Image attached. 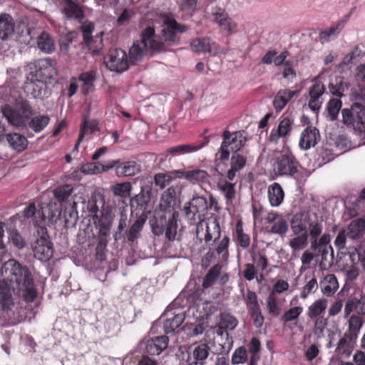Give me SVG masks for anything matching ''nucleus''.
Instances as JSON below:
<instances>
[{
    "label": "nucleus",
    "mask_w": 365,
    "mask_h": 365,
    "mask_svg": "<svg viewBox=\"0 0 365 365\" xmlns=\"http://www.w3.org/2000/svg\"><path fill=\"white\" fill-rule=\"evenodd\" d=\"M353 312H356L357 314L365 315V293L359 299L350 297L346 300L344 307L345 316H349Z\"/></svg>",
    "instance_id": "nucleus-31"
},
{
    "label": "nucleus",
    "mask_w": 365,
    "mask_h": 365,
    "mask_svg": "<svg viewBox=\"0 0 365 365\" xmlns=\"http://www.w3.org/2000/svg\"><path fill=\"white\" fill-rule=\"evenodd\" d=\"M342 106L341 100L337 98H331L327 106L328 113L331 120H336L340 109Z\"/></svg>",
    "instance_id": "nucleus-55"
},
{
    "label": "nucleus",
    "mask_w": 365,
    "mask_h": 365,
    "mask_svg": "<svg viewBox=\"0 0 365 365\" xmlns=\"http://www.w3.org/2000/svg\"><path fill=\"white\" fill-rule=\"evenodd\" d=\"M325 87L321 82H316L311 88L309 92L312 98H319L324 93Z\"/></svg>",
    "instance_id": "nucleus-62"
},
{
    "label": "nucleus",
    "mask_w": 365,
    "mask_h": 365,
    "mask_svg": "<svg viewBox=\"0 0 365 365\" xmlns=\"http://www.w3.org/2000/svg\"><path fill=\"white\" fill-rule=\"evenodd\" d=\"M220 190L225 195V198L228 201H232L235 197V185L227 181L219 183Z\"/></svg>",
    "instance_id": "nucleus-57"
},
{
    "label": "nucleus",
    "mask_w": 365,
    "mask_h": 365,
    "mask_svg": "<svg viewBox=\"0 0 365 365\" xmlns=\"http://www.w3.org/2000/svg\"><path fill=\"white\" fill-rule=\"evenodd\" d=\"M171 180V176L167 173H158L154 176V183L160 189H163L168 185Z\"/></svg>",
    "instance_id": "nucleus-61"
},
{
    "label": "nucleus",
    "mask_w": 365,
    "mask_h": 365,
    "mask_svg": "<svg viewBox=\"0 0 365 365\" xmlns=\"http://www.w3.org/2000/svg\"><path fill=\"white\" fill-rule=\"evenodd\" d=\"M322 220L316 212L302 211L293 215L291 228H322Z\"/></svg>",
    "instance_id": "nucleus-16"
},
{
    "label": "nucleus",
    "mask_w": 365,
    "mask_h": 365,
    "mask_svg": "<svg viewBox=\"0 0 365 365\" xmlns=\"http://www.w3.org/2000/svg\"><path fill=\"white\" fill-rule=\"evenodd\" d=\"M3 115L11 125L18 128H26L38 133L49 124L51 118L47 114L34 115V110L27 101H22L19 110L9 106L3 108Z\"/></svg>",
    "instance_id": "nucleus-5"
},
{
    "label": "nucleus",
    "mask_w": 365,
    "mask_h": 365,
    "mask_svg": "<svg viewBox=\"0 0 365 365\" xmlns=\"http://www.w3.org/2000/svg\"><path fill=\"white\" fill-rule=\"evenodd\" d=\"M78 80L83 83L81 86V92L83 95H88L93 90L94 82L96 80V72L89 71L81 73Z\"/></svg>",
    "instance_id": "nucleus-37"
},
{
    "label": "nucleus",
    "mask_w": 365,
    "mask_h": 365,
    "mask_svg": "<svg viewBox=\"0 0 365 365\" xmlns=\"http://www.w3.org/2000/svg\"><path fill=\"white\" fill-rule=\"evenodd\" d=\"M245 302L248 312L253 319L255 327L261 328L264 324V318L262 314L257 294L251 290H247L245 297Z\"/></svg>",
    "instance_id": "nucleus-19"
},
{
    "label": "nucleus",
    "mask_w": 365,
    "mask_h": 365,
    "mask_svg": "<svg viewBox=\"0 0 365 365\" xmlns=\"http://www.w3.org/2000/svg\"><path fill=\"white\" fill-rule=\"evenodd\" d=\"M151 191L150 185H144L141 187L140 193L130 197V215L128 218L130 228H142L148 215H150L148 206Z\"/></svg>",
    "instance_id": "nucleus-7"
},
{
    "label": "nucleus",
    "mask_w": 365,
    "mask_h": 365,
    "mask_svg": "<svg viewBox=\"0 0 365 365\" xmlns=\"http://www.w3.org/2000/svg\"><path fill=\"white\" fill-rule=\"evenodd\" d=\"M220 324L222 329L232 330L237 326L238 320L233 315L224 312L220 315Z\"/></svg>",
    "instance_id": "nucleus-54"
},
{
    "label": "nucleus",
    "mask_w": 365,
    "mask_h": 365,
    "mask_svg": "<svg viewBox=\"0 0 365 365\" xmlns=\"http://www.w3.org/2000/svg\"><path fill=\"white\" fill-rule=\"evenodd\" d=\"M294 122V118L292 115L285 113L283 114L278 125V127L275 129H272L269 137V140L271 143L277 144L280 138L283 139L285 143L287 137L289 135Z\"/></svg>",
    "instance_id": "nucleus-17"
},
{
    "label": "nucleus",
    "mask_w": 365,
    "mask_h": 365,
    "mask_svg": "<svg viewBox=\"0 0 365 365\" xmlns=\"http://www.w3.org/2000/svg\"><path fill=\"white\" fill-rule=\"evenodd\" d=\"M364 233V230H341L335 239L334 245L339 250L346 248V244L348 241L358 240Z\"/></svg>",
    "instance_id": "nucleus-26"
},
{
    "label": "nucleus",
    "mask_w": 365,
    "mask_h": 365,
    "mask_svg": "<svg viewBox=\"0 0 365 365\" xmlns=\"http://www.w3.org/2000/svg\"><path fill=\"white\" fill-rule=\"evenodd\" d=\"M0 304L9 311L14 306L11 292L26 303L33 302L38 296L34 278L29 269L14 259L5 262L1 269Z\"/></svg>",
    "instance_id": "nucleus-1"
},
{
    "label": "nucleus",
    "mask_w": 365,
    "mask_h": 365,
    "mask_svg": "<svg viewBox=\"0 0 365 365\" xmlns=\"http://www.w3.org/2000/svg\"><path fill=\"white\" fill-rule=\"evenodd\" d=\"M221 269L222 267L219 264L212 267L203 278L202 287L205 288L211 287L218 278Z\"/></svg>",
    "instance_id": "nucleus-50"
},
{
    "label": "nucleus",
    "mask_w": 365,
    "mask_h": 365,
    "mask_svg": "<svg viewBox=\"0 0 365 365\" xmlns=\"http://www.w3.org/2000/svg\"><path fill=\"white\" fill-rule=\"evenodd\" d=\"M45 69L43 71L42 66H40L37 71L36 79V80H27L24 85L25 92L34 98H41L42 92L45 88V83L43 79L49 78L51 77V74L49 72H46V70L50 69V63L46 61L44 65Z\"/></svg>",
    "instance_id": "nucleus-14"
},
{
    "label": "nucleus",
    "mask_w": 365,
    "mask_h": 365,
    "mask_svg": "<svg viewBox=\"0 0 365 365\" xmlns=\"http://www.w3.org/2000/svg\"><path fill=\"white\" fill-rule=\"evenodd\" d=\"M298 90L292 91L288 88L280 89L273 100V106L276 112L281 111L294 96L299 94Z\"/></svg>",
    "instance_id": "nucleus-28"
},
{
    "label": "nucleus",
    "mask_w": 365,
    "mask_h": 365,
    "mask_svg": "<svg viewBox=\"0 0 365 365\" xmlns=\"http://www.w3.org/2000/svg\"><path fill=\"white\" fill-rule=\"evenodd\" d=\"M140 172V166L135 161L120 160L119 165L116 168L115 174L118 177H131Z\"/></svg>",
    "instance_id": "nucleus-32"
},
{
    "label": "nucleus",
    "mask_w": 365,
    "mask_h": 365,
    "mask_svg": "<svg viewBox=\"0 0 365 365\" xmlns=\"http://www.w3.org/2000/svg\"><path fill=\"white\" fill-rule=\"evenodd\" d=\"M268 198L272 207L280 205L284 197V192L278 182H274L268 187Z\"/></svg>",
    "instance_id": "nucleus-36"
},
{
    "label": "nucleus",
    "mask_w": 365,
    "mask_h": 365,
    "mask_svg": "<svg viewBox=\"0 0 365 365\" xmlns=\"http://www.w3.org/2000/svg\"><path fill=\"white\" fill-rule=\"evenodd\" d=\"M252 212L255 225L257 223H263V220H264L265 224H273L272 228H288L285 217L277 212H268L264 217L263 207L259 203H252Z\"/></svg>",
    "instance_id": "nucleus-12"
},
{
    "label": "nucleus",
    "mask_w": 365,
    "mask_h": 365,
    "mask_svg": "<svg viewBox=\"0 0 365 365\" xmlns=\"http://www.w3.org/2000/svg\"><path fill=\"white\" fill-rule=\"evenodd\" d=\"M37 44L40 50L48 53H50L55 50L54 41L51 36L46 32H42V34L38 37Z\"/></svg>",
    "instance_id": "nucleus-47"
},
{
    "label": "nucleus",
    "mask_w": 365,
    "mask_h": 365,
    "mask_svg": "<svg viewBox=\"0 0 365 365\" xmlns=\"http://www.w3.org/2000/svg\"><path fill=\"white\" fill-rule=\"evenodd\" d=\"M73 188L71 185L65 184L57 187L53 190V195L61 209L68 207L74 210L76 209V202L73 200Z\"/></svg>",
    "instance_id": "nucleus-20"
},
{
    "label": "nucleus",
    "mask_w": 365,
    "mask_h": 365,
    "mask_svg": "<svg viewBox=\"0 0 365 365\" xmlns=\"http://www.w3.org/2000/svg\"><path fill=\"white\" fill-rule=\"evenodd\" d=\"M300 164L294 154L289 150H282L275 158L273 171L278 176L295 177Z\"/></svg>",
    "instance_id": "nucleus-10"
},
{
    "label": "nucleus",
    "mask_w": 365,
    "mask_h": 365,
    "mask_svg": "<svg viewBox=\"0 0 365 365\" xmlns=\"http://www.w3.org/2000/svg\"><path fill=\"white\" fill-rule=\"evenodd\" d=\"M346 20H343L335 25L331 26L328 30L322 31L319 33V38L321 40L329 41L332 36L339 34L344 27Z\"/></svg>",
    "instance_id": "nucleus-52"
},
{
    "label": "nucleus",
    "mask_w": 365,
    "mask_h": 365,
    "mask_svg": "<svg viewBox=\"0 0 365 365\" xmlns=\"http://www.w3.org/2000/svg\"><path fill=\"white\" fill-rule=\"evenodd\" d=\"M110 190L114 196L123 199L130 198L132 191V185L130 182L115 183L111 186Z\"/></svg>",
    "instance_id": "nucleus-45"
},
{
    "label": "nucleus",
    "mask_w": 365,
    "mask_h": 365,
    "mask_svg": "<svg viewBox=\"0 0 365 365\" xmlns=\"http://www.w3.org/2000/svg\"><path fill=\"white\" fill-rule=\"evenodd\" d=\"M110 230H99L96 247V259L103 262L106 259L107 245L110 238Z\"/></svg>",
    "instance_id": "nucleus-29"
},
{
    "label": "nucleus",
    "mask_w": 365,
    "mask_h": 365,
    "mask_svg": "<svg viewBox=\"0 0 365 365\" xmlns=\"http://www.w3.org/2000/svg\"><path fill=\"white\" fill-rule=\"evenodd\" d=\"M247 346L250 354V360L259 361L261 351L260 340L257 337L253 336L247 344Z\"/></svg>",
    "instance_id": "nucleus-51"
},
{
    "label": "nucleus",
    "mask_w": 365,
    "mask_h": 365,
    "mask_svg": "<svg viewBox=\"0 0 365 365\" xmlns=\"http://www.w3.org/2000/svg\"><path fill=\"white\" fill-rule=\"evenodd\" d=\"M207 208L208 202L205 197L193 195L184 209L185 220L188 225L196 226V228H210V226L220 228L216 217H205Z\"/></svg>",
    "instance_id": "nucleus-6"
},
{
    "label": "nucleus",
    "mask_w": 365,
    "mask_h": 365,
    "mask_svg": "<svg viewBox=\"0 0 365 365\" xmlns=\"http://www.w3.org/2000/svg\"><path fill=\"white\" fill-rule=\"evenodd\" d=\"M320 286L321 291L324 295L331 297L337 291L339 282L334 274H328L320 282Z\"/></svg>",
    "instance_id": "nucleus-35"
},
{
    "label": "nucleus",
    "mask_w": 365,
    "mask_h": 365,
    "mask_svg": "<svg viewBox=\"0 0 365 365\" xmlns=\"http://www.w3.org/2000/svg\"><path fill=\"white\" fill-rule=\"evenodd\" d=\"M145 352L149 355H159L168 345V337L160 336L148 339L144 342Z\"/></svg>",
    "instance_id": "nucleus-25"
},
{
    "label": "nucleus",
    "mask_w": 365,
    "mask_h": 365,
    "mask_svg": "<svg viewBox=\"0 0 365 365\" xmlns=\"http://www.w3.org/2000/svg\"><path fill=\"white\" fill-rule=\"evenodd\" d=\"M267 312L272 316H278L280 312V307L274 293H270L267 299Z\"/></svg>",
    "instance_id": "nucleus-56"
},
{
    "label": "nucleus",
    "mask_w": 365,
    "mask_h": 365,
    "mask_svg": "<svg viewBox=\"0 0 365 365\" xmlns=\"http://www.w3.org/2000/svg\"><path fill=\"white\" fill-rule=\"evenodd\" d=\"M342 122L359 132H365V106L354 103L350 108L341 110Z\"/></svg>",
    "instance_id": "nucleus-11"
},
{
    "label": "nucleus",
    "mask_w": 365,
    "mask_h": 365,
    "mask_svg": "<svg viewBox=\"0 0 365 365\" xmlns=\"http://www.w3.org/2000/svg\"><path fill=\"white\" fill-rule=\"evenodd\" d=\"M38 235L32 244L34 257L40 261H48L53 256V249L47 230H41V235L38 230Z\"/></svg>",
    "instance_id": "nucleus-13"
},
{
    "label": "nucleus",
    "mask_w": 365,
    "mask_h": 365,
    "mask_svg": "<svg viewBox=\"0 0 365 365\" xmlns=\"http://www.w3.org/2000/svg\"><path fill=\"white\" fill-rule=\"evenodd\" d=\"M353 314L349 320V330L346 332L352 339H357L359 330L363 324V320L361 317Z\"/></svg>",
    "instance_id": "nucleus-49"
},
{
    "label": "nucleus",
    "mask_w": 365,
    "mask_h": 365,
    "mask_svg": "<svg viewBox=\"0 0 365 365\" xmlns=\"http://www.w3.org/2000/svg\"><path fill=\"white\" fill-rule=\"evenodd\" d=\"M94 30V26L92 23L85 24L81 26V32L84 43L86 46L91 47L93 41L92 33Z\"/></svg>",
    "instance_id": "nucleus-58"
},
{
    "label": "nucleus",
    "mask_w": 365,
    "mask_h": 365,
    "mask_svg": "<svg viewBox=\"0 0 365 365\" xmlns=\"http://www.w3.org/2000/svg\"><path fill=\"white\" fill-rule=\"evenodd\" d=\"M65 6L63 13L67 18L82 19L84 13L80 6L73 0H63Z\"/></svg>",
    "instance_id": "nucleus-40"
},
{
    "label": "nucleus",
    "mask_w": 365,
    "mask_h": 365,
    "mask_svg": "<svg viewBox=\"0 0 365 365\" xmlns=\"http://www.w3.org/2000/svg\"><path fill=\"white\" fill-rule=\"evenodd\" d=\"M356 339H352L348 334L345 333L340 339L336 349V353L341 356H349L353 349Z\"/></svg>",
    "instance_id": "nucleus-38"
},
{
    "label": "nucleus",
    "mask_w": 365,
    "mask_h": 365,
    "mask_svg": "<svg viewBox=\"0 0 365 365\" xmlns=\"http://www.w3.org/2000/svg\"><path fill=\"white\" fill-rule=\"evenodd\" d=\"M349 86V83L345 81L344 78L337 76L329 84V89L333 96L341 98L344 95V92L348 91Z\"/></svg>",
    "instance_id": "nucleus-41"
},
{
    "label": "nucleus",
    "mask_w": 365,
    "mask_h": 365,
    "mask_svg": "<svg viewBox=\"0 0 365 365\" xmlns=\"http://www.w3.org/2000/svg\"><path fill=\"white\" fill-rule=\"evenodd\" d=\"M81 171L86 175L101 173L100 162H90L84 163L81 167Z\"/></svg>",
    "instance_id": "nucleus-60"
},
{
    "label": "nucleus",
    "mask_w": 365,
    "mask_h": 365,
    "mask_svg": "<svg viewBox=\"0 0 365 365\" xmlns=\"http://www.w3.org/2000/svg\"><path fill=\"white\" fill-rule=\"evenodd\" d=\"M178 177L185 178L192 184H205L210 181V175L206 170L193 169L190 170H177Z\"/></svg>",
    "instance_id": "nucleus-22"
},
{
    "label": "nucleus",
    "mask_w": 365,
    "mask_h": 365,
    "mask_svg": "<svg viewBox=\"0 0 365 365\" xmlns=\"http://www.w3.org/2000/svg\"><path fill=\"white\" fill-rule=\"evenodd\" d=\"M236 230V237L237 240V243L240 247L245 249L247 248L250 245V237L248 235L245 234L244 230Z\"/></svg>",
    "instance_id": "nucleus-63"
},
{
    "label": "nucleus",
    "mask_w": 365,
    "mask_h": 365,
    "mask_svg": "<svg viewBox=\"0 0 365 365\" xmlns=\"http://www.w3.org/2000/svg\"><path fill=\"white\" fill-rule=\"evenodd\" d=\"M6 139L12 148L21 152L24 150L28 145V140L26 137L19 133H9Z\"/></svg>",
    "instance_id": "nucleus-42"
},
{
    "label": "nucleus",
    "mask_w": 365,
    "mask_h": 365,
    "mask_svg": "<svg viewBox=\"0 0 365 365\" xmlns=\"http://www.w3.org/2000/svg\"><path fill=\"white\" fill-rule=\"evenodd\" d=\"M106 67L117 73H122L128 70V60L126 52L121 48H110L104 58Z\"/></svg>",
    "instance_id": "nucleus-15"
},
{
    "label": "nucleus",
    "mask_w": 365,
    "mask_h": 365,
    "mask_svg": "<svg viewBox=\"0 0 365 365\" xmlns=\"http://www.w3.org/2000/svg\"><path fill=\"white\" fill-rule=\"evenodd\" d=\"M189 26L178 23L173 17L166 16L162 24L160 35H155V30L148 26L142 31V39L144 43H150L153 53L168 51L170 46H177L180 42V35L187 32Z\"/></svg>",
    "instance_id": "nucleus-2"
},
{
    "label": "nucleus",
    "mask_w": 365,
    "mask_h": 365,
    "mask_svg": "<svg viewBox=\"0 0 365 365\" xmlns=\"http://www.w3.org/2000/svg\"><path fill=\"white\" fill-rule=\"evenodd\" d=\"M222 141L216 154L220 161H227L230 159V152L240 153L243 150L247 141V133L245 130L230 132L225 130L222 135Z\"/></svg>",
    "instance_id": "nucleus-9"
},
{
    "label": "nucleus",
    "mask_w": 365,
    "mask_h": 365,
    "mask_svg": "<svg viewBox=\"0 0 365 365\" xmlns=\"http://www.w3.org/2000/svg\"><path fill=\"white\" fill-rule=\"evenodd\" d=\"M180 188L170 187L161 195L158 208L154 212L149 223L151 228H178L179 213L175 210Z\"/></svg>",
    "instance_id": "nucleus-4"
},
{
    "label": "nucleus",
    "mask_w": 365,
    "mask_h": 365,
    "mask_svg": "<svg viewBox=\"0 0 365 365\" xmlns=\"http://www.w3.org/2000/svg\"><path fill=\"white\" fill-rule=\"evenodd\" d=\"M140 41H135L129 50V58L130 61L133 64H135L137 62L142 60L144 56L145 51H149L152 55L153 51L150 48V43H144L142 39V32L140 35Z\"/></svg>",
    "instance_id": "nucleus-27"
},
{
    "label": "nucleus",
    "mask_w": 365,
    "mask_h": 365,
    "mask_svg": "<svg viewBox=\"0 0 365 365\" xmlns=\"http://www.w3.org/2000/svg\"><path fill=\"white\" fill-rule=\"evenodd\" d=\"M320 135L317 128L307 127L301 134L299 140L300 148L304 150L309 149L312 146L315 145Z\"/></svg>",
    "instance_id": "nucleus-30"
},
{
    "label": "nucleus",
    "mask_w": 365,
    "mask_h": 365,
    "mask_svg": "<svg viewBox=\"0 0 365 365\" xmlns=\"http://www.w3.org/2000/svg\"><path fill=\"white\" fill-rule=\"evenodd\" d=\"M302 312L303 308L302 307H291L284 313L282 320L285 323L296 320L299 318Z\"/></svg>",
    "instance_id": "nucleus-59"
},
{
    "label": "nucleus",
    "mask_w": 365,
    "mask_h": 365,
    "mask_svg": "<svg viewBox=\"0 0 365 365\" xmlns=\"http://www.w3.org/2000/svg\"><path fill=\"white\" fill-rule=\"evenodd\" d=\"M211 16L212 21L217 24L222 31L228 34L237 31V25L235 21L229 16L225 9L215 6L212 8Z\"/></svg>",
    "instance_id": "nucleus-18"
},
{
    "label": "nucleus",
    "mask_w": 365,
    "mask_h": 365,
    "mask_svg": "<svg viewBox=\"0 0 365 365\" xmlns=\"http://www.w3.org/2000/svg\"><path fill=\"white\" fill-rule=\"evenodd\" d=\"M99 130L98 122L97 120H89L87 116H84L81 123L80 133L78 140L75 145L74 150H78L79 145L83 141L86 133H93Z\"/></svg>",
    "instance_id": "nucleus-33"
},
{
    "label": "nucleus",
    "mask_w": 365,
    "mask_h": 365,
    "mask_svg": "<svg viewBox=\"0 0 365 365\" xmlns=\"http://www.w3.org/2000/svg\"><path fill=\"white\" fill-rule=\"evenodd\" d=\"M61 207L56 202L41 204L38 209L34 202L30 203L22 212L11 217L8 220L9 228L34 227L46 228L56 221L61 213Z\"/></svg>",
    "instance_id": "nucleus-3"
},
{
    "label": "nucleus",
    "mask_w": 365,
    "mask_h": 365,
    "mask_svg": "<svg viewBox=\"0 0 365 365\" xmlns=\"http://www.w3.org/2000/svg\"><path fill=\"white\" fill-rule=\"evenodd\" d=\"M328 300L321 298L316 300L308 308L307 315L310 319H314L322 314L327 307Z\"/></svg>",
    "instance_id": "nucleus-46"
},
{
    "label": "nucleus",
    "mask_w": 365,
    "mask_h": 365,
    "mask_svg": "<svg viewBox=\"0 0 365 365\" xmlns=\"http://www.w3.org/2000/svg\"><path fill=\"white\" fill-rule=\"evenodd\" d=\"M247 154V151L232 153L230 158V169L227 173V178L230 180H233L236 174L245 168Z\"/></svg>",
    "instance_id": "nucleus-23"
},
{
    "label": "nucleus",
    "mask_w": 365,
    "mask_h": 365,
    "mask_svg": "<svg viewBox=\"0 0 365 365\" xmlns=\"http://www.w3.org/2000/svg\"><path fill=\"white\" fill-rule=\"evenodd\" d=\"M209 142L210 139L207 137H205L200 143L194 144H182L170 147L168 148L167 152L172 156L190 154L201 150L202 148L205 147Z\"/></svg>",
    "instance_id": "nucleus-24"
},
{
    "label": "nucleus",
    "mask_w": 365,
    "mask_h": 365,
    "mask_svg": "<svg viewBox=\"0 0 365 365\" xmlns=\"http://www.w3.org/2000/svg\"><path fill=\"white\" fill-rule=\"evenodd\" d=\"M165 318L164 322V331L166 334H172L178 329L185 320V314L181 309L173 311L168 308L163 315Z\"/></svg>",
    "instance_id": "nucleus-21"
},
{
    "label": "nucleus",
    "mask_w": 365,
    "mask_h": 365,
    "mask_svg": "<svg viewBox=\"0 0 365 365\" xmlns=\"http://www.w3.org/2000/svg\"><path fill=\"white\" fill-rule=\"evenodd\" d=\"M357 257L358 261L363 270H365V248L361 252H358L356 248L354 249L353 252H350V258L351 262L354 264V261Z\"/></svg>",
    "instance_id": "nucleus-64"
},
{
    "label": "nucleus",
    "mask_w": 365,
    "mask_h": 365,
    "mask_svg": "<svg viewBox=\"0 0 365 365\" xmlns=\"http://www.w3.org/2000/svg\"><path fill=\"white\" fill-rule=\"evenodd\" d=\"M210 347L207 343H200L195 346L192 351L194 361L192 362H200V365H204V361L209 356Z\"/></svg>",
    "instance_id": "nucleus-43"
},
{
    "label": "nucleus",
    "mask_w": 365,
    "mask_h": 365,
    "mask_svg": "<svg viewBox=\"0 0 365 365\" xmlns=\"http://www.w3.org/2000/svg\"><path fill=\"white\" fill-rule=\"evenodd\" d=\"M305 279L307 282L302 288L300 292V297L303 299H305L309 294L314 292L318 288L317 280L314 276H312L307 273L305 275Z\"/></svg>",
    "instance_id": "nucleus-48"
},
{
    "label": "nucleus",
    "mask_w": 365,
    "mask_h": 365,
    "mask_svg": "<svg viewBox=\"0 0 365 365\" xmlns=\"http://www.w3.org/2000/svg\"><path fill=\"white\" fill-rule=\"evenodd\" d=\"M15 24L12 16L8 14L0 15V38L5 40L13 35Z\"/></svg>",
    "instance_id": "nucleus-34"
},
{
    "label": "nucleus",
    "mask_w": 365,
    "mask_h": 365,
    "mask_svg": "<svg viewBox=\"0 0 365 365\" xmlns=\"http://www.w3.org/2000/svg\"><path fill=\"white\" fill-rule=\"evenodd\" d=\"M294 234L297 235L289 242L290 247L294 250H302L307 243L309 237L307 230H294Z\"/></svg>",
    "instance_id": "nucleus-44"
},
{
    "label": "nucleus",
    "mask_w": 365,
    "mask_h": 365,
    "mask_svg": "<svg viewBox=\"0 0 365 365\" xmlns=\"http://www.w3.org/2000/svg\"><path fill=\"white\" fill-rule=\"evenodd\" d=\"M215 43H211V40L209 38H196L190 43V47L193 52L199 53H211L212 46Z\"/></svg>",
    "instance_id": "nucleus-39"
},
{
    "label": "nucleus",
    "mask_w": 365,
    "mask_h": 365,
    "mask_svg": "<svg viewBox=\"0 0 365 365\" xmlns=\"http://www.w3.org/2000/svg\"><path fill=\"white\" fill-rule=\"evenodd\" d=\"M248 354L247 350L244 346H241L235 349L232 354L231 363L233 365H239L245 364L247 361Z\"/></svg>",
    "instance_id": "nucleus-53"
},
{
    "label": "nucleus",
    "mask_w": 365,
    "mask_h": 365,
    "mask_svg": "<svg viewBox=\"0 0 365 365\" xmlns=\"http://www.w3.org/2000/svg\"><path fill=\"white\" fill-rule=\"evenodd\" d=\"M91 220L96 228H110L113 225H116L117 228H126L130 226L128 222V213L124 207L118 209L106 205L104 202L102 203L100 212L93 215L90 221Z\"/></svg>",
    "instance_id": "nucleus-8"
}]
</instances>
